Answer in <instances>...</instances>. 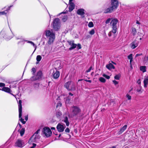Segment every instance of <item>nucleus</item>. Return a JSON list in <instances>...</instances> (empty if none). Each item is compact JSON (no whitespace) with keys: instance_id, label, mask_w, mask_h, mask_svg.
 <instances>
[{"instance_id":"1","label":"nucleus","mask_w":148,"mask_h":148,"mask_svg":"<svg viewBox=\"0 0 148 148\" xmlns=\"http://www.w3.org/2000/svg\"><path fill=\"white\" fill-rule=\"evenodd\" d=\"M45 35L49 38L48 44L49 45L52 44L55 39V34L53 30L51 29V31L49 30L46 31Z\"/></svg>"},{"instance_id":"2","label":"nucleus","mask_w":148,"mask_h":148,"mask_svg":"<svg viewBox=\"0 0 148 148\" xmlns=\"http://www.w3.org/2000/svg\"><path fill=\"white\" fill-rule=\"evenodd\" d=\"M111 6L106 9L104 13H110L116 9L118 6L119 3L117 0H111Z\"/></svg>"},{"instance_id":"3","label":"nucleus","mask_w":148,"mask_h":148,"mask_svg":"<svg viewBox=\"0 0 148 148\" xmlns=\"http://www.w3.org/2000/svg\"><path fill=\"white\" fill-rule=\"evenodd\" d=\"M40 130V129L38 130L30 138L28 141V143L29 144H31L34 142H37L38 141L40 137L38 134Z\"/></svg>"},{"instance_id":"4","label":"nucleus","mask_w":148,"mask_h":148,"mask_svg":"<svg viewBox=\"0 0 148 148\" xmlns=\"http://www.w3.org/2000/svg\"><path fill=\"white\" fill-rule=\"evenodd\" d=\"M64 86L69 91L74 90L76 89L75 84L71 81L66 82Z\"/></svg>"},{"instance_id":"5","label":"nucleus","mask_w":148,"mask_h":148,"mask_svg":"<svg viewBox=\"0 0 148 148\" xmlns=\"http://www.w3.org/2000/svg\"><path fill=\"white\" fill-rule=\"evenodd\" d=\"M71 115L73 116H77L80 112V109L78 107L73 106L71 108Z\"/></svg>"},{"instance_id":"6","label":"nucleus","mask_w":148,"mask_h":148,"mask_svg":"<svg viewBox=\"0 0 148 148\" xmlns=\"http://www.w3.org/2000/svg\"><path fill=\"white\" fill-rule=\"evenodd\" d=\"M21 103V100H19L18 103L19 117L20 119H19V120L23 124H25L26 123V121H24V119L21 117L22 113V106Z\"/></svg>"},{"instance_id":"7","label":"nucleus","mask_w":148,"mask_h":148,"mask_svg":"<svg viewBox=\"0 0 148 148\" xmlns=\"http://www.w3.org/2000/svg\"><path fill=\"white\" fill-rule=\"evenodd\" d=\"M52 25L55 30H58L60 27L59 19L58 18L55 19L53 21Z\"/></svg>"},{"instance_id":"8","label":"nucleus","mask_w":148,"mask_h":148,"mask_svg":"<svg viewBox=\"0 0 148 148\" xmlns=\"http://www.w3.org/2000/svg\"><path fill=\"white\" fill-rule=\"evenodd\" d=\"M42 132L47 137H49L52 134L51 130L48 127H44L43 129Z\"/></svg>"},{"instance_id":"9","label":"nucleus","mask_w":148,"mask_h":148,"mask_svg":"<svg viewBox=\"0 0 148 148\" xmlns=\"http://www.w3.org/2000/svg\"><path fill=\"white\" fill-rule=\"evenodd\" d=\"M118 22V20L116 18H114L112 19L110 23L111 25L112 26L113 31L114 32H115L116 29H117V24Z\"/></svg>"},{"instance_id":"10","label":"nucleus","mask_w":148,"mask_h":148,"mask_svg":"<svg viewBox=\"0 0 148 148\" xmlns=\"http://www.w3.org/2000/svg\"><path fill=\"white\" fill-rule=\"evenodd\" d=\"M15 146L18 147H22L25 145V143L23 140L18 139L16 142Z\"/></svg>"},{"instance_id":"11","label":"nucleus","mask_w":148,"mask_h":148,"mask_svg":"<svg viewBox=\"0 0 148 148\" xmlns=\"http://www.w3.org/2000/svg\"><path fill=\"white\" fill-rule=\"evenodd\" d=\"M65 127L66 126L64 125L59 123L57 125V128L59 132H62L64 131Z\"/></svg>"},{"instance_id":"12","label":"nucleus","mask_w":148,"mask_h":148,"mask_svg":"<svg viewBox=\"0 0 148 148\" xmlns=\"http://www.w3.org/2000/svg\"><path fill=\"white\" fill-rule=\"evenodd\" d=\"M138 42L136 40H134L130 44V46L132 49H134L138 46Z\"/></svg>"},{"instance_id":"13","label":"nucleus","mask_w":148,"mask_h":148,"mask_svg":"<svg viewBox=\"0 0 148 148\" xmlns=\"http://www.w3.org/2000/svg\"><path fill=\"white\" fill-rule=\"evenodd\" d=\"M0 35L1 36L2 35L3 36V37L5 38H7L8 39H10L12 37H10L8 35V34L7 33H5L3 31H1L0 33Z\"/></svg>"},{"instance_id":"14","label":"nucleus","mask_w":148,"mask_h":148,"mask_svg":"<svg viewBox=\"0 0 148 148\" xmlns=\"http://www.w3.org/2000/svg\"><path fill=\"white\" fill-rule=\"evenodd\" d=\"M0 90H1L3 91L10 93L13 96H15L13 94L11 93V90L10 88L8 87H4L2 89H0Z\"/></svg>"},{"instance_id":"15","label":"nucleus","mask_w":148,"mask_h":148,"mask_svg":"<svg viewBox=\"0 0 148 148\" xmlns=\"http://www.w3.org/2000/svg\"><path fill=\"white\" fill-rule=\"evenodd\" d=\"M60 76V73L58 71H56L53 72V77L54 78L57 79Z\"/></svg>"},{"instance_id":"16","label":"nucleus","mask_w":148,"mask_h":148,"mask_svg":"<svg viewBox=\"0 0 148 148\" xmlns=\"http://www.w3.org/2000/svg\"><path fill=\"white\" fill-rule=\"evenodd\" d=\"M69 3L70 4V6L69 11L71 12L75 8V5L74 3L72 2H69Z\"/></svg>"},{"instance_id":"17","label":"nucleus","mask_w":148,"mask_h":148,"mask_svg":"<svg viewBox=\"0 0 148 148\" xmlns=\"http://www.w3.org/2000/svg\"><path fill=\"white\" fill-rule=\"evenodd\" d=\"M144 86L145 88L147 87V85L148 84V77L145 76L143 81Z\"/></svg>"},{"instance_id":"18","label":"nucleus","mask_w":148,"mask_h":148,"mask_svg":"<svg viewBox=\"0 0 148 148\" xmlns=\"http://www.w3.org/2000/svg\"><path fill=\"white\" fill-rule=\"evenodd\" d=\"M106 67L109 70H111L112 69H115V67L111 63H110L106 65Z\"/></svg>"},{"instance_id":"19","label":"nucleus","mask_w":148,"mask_h":148,"mask_svg":"<svg viewBox=\"0 0 148 148\" xmlns=\"http://www.w3.org/2000/svg\"><path fill=\"white\" fill-rule=\"evenodd\" d=\"M127 127V125H126L124 126L119 132V134H120L122 133L126 129Z\"/></svg>"},{"instance_id":"20","label":"nucleus","mask_w":148,"mask_h":148,"mask_svg":"<svg viewBox=\"0 0 148 148\" xmlns=\"http://www.w3.org/2000/svg\"><path fill=\"white\" fill-rule=\"evenodd\" d=\"M84 10L82 9L78 10L77 11V13L78 14L83 15L84 14Z\"/></svg>"},{"instance_id":"21","label":"nucleus","mask_w":148,"mask_h":148,"mask_svg":"<svg viewBox=\"0 0 148 148\" xmlns=\"http://www.w3.org/2000/svg\"><path fill=\"white\" fill-rule=\"evenodd\" d=\"M63 121L66 123V125L67 126H69V123L68 121V118L67 116H66L64 118Z\"/></svg>"},{"instance_id":"22","label":"nucleus","mask_w":148,"mask_h":148,"mask_svg":"<svg viewBox=\"0 0 148 148\" xmlns=\"http://www.w3.org/2000/svg\"><path fill=\"white\" fill-rule=\"evenodd\" d=\"M116 32H114L113 31V29L112 31H110L108 33V36H109L110 37L112 36H115V34L116 33Z\"/></svg>"},{"instance_id":"23","label":"nucleus","mask_w":148,"mask_h":148,"mask_svg":"<svg viewBox=\"0 0 148 148\" xmlns=\"http://www.w3.org/2000/svg\"><path fill=\"white\" fill-rule=\"evenodd\" d=\"M146 67L145 66H142L140 67V70L143 73L146 72Z\"/></svg>"},{"instance_id":"24","label":"nucleus","mask_w":148,"mask_h":148,"mask_svg":"<svg viewBox=\"0 0 148 148\" xmlns=\"http://www.w3.org/2000/svg\"><path fill=\"white\" fill-rule=\"evenodd\" d=\"M62 115V113L59 111H57L56 113V115L58 118H60Z\"/></svg>"},{"instance_id":"25","label":"nucleus","mask_w":148,"mask_h":148,"mask_svg":"<svg viewBox=\"0 0 148 148\" xmlns=\"http://www.w3.org/2000/svg\"><path fill=\"white\" fill-rule=\"evenodd\" d=\"M11 7V6L9 7L8 9V10H6L4 11L0 12V14H1V15L5 14H7V13L8 12V10H9L10 8Z\"/></svg>"},{"instance_id":"26","label":"nucleus","mask_w":148,"mask_h":148,"mask_svg":"<svg viewBox=\"0 0 148 148\" xmlns=\"http://www.w3.org/2000/svg\"><path fill=\"white\" fill-rule=\"evenodd\" d=\"M77 46V45L74 43L72 45L71 47L69 48V50H71L75 48Z\"/></svg>"},{"instance_id":"27","label":"nucleus","mask_w":148,"mask_h":148,"mask_svg":"<svg viewBox=\"0 0 148 148\" xmlns=\"http://www.w3.org/2000/svg\"><path fill=\"white\" fill-rule=\"evenodd\" d=\"M99 80L100 82L102 83H105L106 81L105 79L102 77H100L99 78Z\"/></svg>"},{"instance_id":"28","label":"nucleus","mask_w":148,"mask_h":148,"mask_svg":"<svg viewBox=\"0 0 148 148\" xmlns=\"http://www.w3.org/2000/svg\"><path fill=\"white\" fill-rule=\"evenodd\" d=\"M42 76V72L41 71H38L37 74V76L38 78H40Z\"/></svg>"},{"instance_id":"29","label":"nucleus","mask_w":148,"mask_h":148,"mask_svg":"<svg viewBox=\"0 0 148 148\" xmlns=\"http://www.w3.org/2000/svg\"><path fill=\"white\" fill-rule=\"evenodd\" d=\"M25 130L24 128H22L21 130L20 133L21 136H22L25 133Z\"/></svg>"},{"instance_id":"30","label":"nucleus","mask_w":148,"mask_h":148,"mask_svg":"<svg viewBox=\"0 0 148 148\" xmlns=\"http://www.w3.org/2000/svg\"><path fill=\"white\" fill-rule=\"evenodd\" d=\"M137 31L136 29L134 28H132V33L133 34V35H135Z\"/></svg>"},{"instance_id":"31","label":"nucleus","mask_w":148,"mask_h":148,"mask_svg":"<svg viewBox=\"0 0 148 148\" xmlns=\"http://www.w3.org/2000/svg\"><path fill=\"white\" fill-rule=\"evenodd\" d=\"M42 59L41 56L40 55H38L36 57V60L37 61L39 62Z\"/></svg>"},{"instance_id":"32","label":"nucleus","mask_w":148,"mask_h":148,"mask_svg":"<svg viewBox=\"0 0 148 148\" xmlns=\"http://www.w3.org/2000/svg\"><path fill=\"white\" fill-rule=\"evenodd\" d=\"M28 43H29L30 44H31L35 48V49L34 51L33 52H34L35 51L36 49V46L34 44V43L32 42V41H28Z\"/></svg>"},{"instance_id":"33","label":"nucleus","mask_w":148,"mask_h":148,"mask_svg":"<svg viewBox=\"0 0 148 148\" xmlns=\"http://www.w3.org/2000/svg\"><path fill=\"white\" fill-rule=\"evenodd\" d=\"M148 61V55L145 56L144 60V62L145 63L147 62Z\"/></svg>"},{"instance_id":"34","label":"nucleus","mask_w":148,"mask_h":148,"mask_svg":"<svg viewBox=\"0 0 148 148\" xmlns=\"http://www.w3.org/2000/svg\"><path fill=\"white\" fill-rule=\"evenodd\" d=\"M121 75L119 74H118L116 75L114 77V78L116 80H119L120 79V77Z\"/></svg>"},{"instance_id":"35","label":"nucleus","mask_w":148,"mask_h":148,"mask_svg":"<svg viewBox=\"0 0 148 148\" xmlns=\"http://www.w3.org/2000/svg\"><path fill=\"white\" fill-rule=\"evenodd\" d=\"M67 19V16H64L62 19V21L64 22H65Z\"/></svg>"},{"instance_id":"36","label":"nucleus","mask_w":148,"mask_h":148,"mask_svg":"<svg viewBox=\"0 0 148 148\" xmlns=\"http://www.w3.org/2000/svg\"><path fill=\"white\" fill-rule=\"evenodd\" d=\"M95 30H94V29H92L89 32V34H90L91 35H93L95 34Z\"/></svg>"},{"instance_id":"37","label":"nucleus","mask_w":148,"mask_h":148,"mask_svg":"<svg viewBox=\"0 0 148 148\" xmlns=\"http://www.w3.org/2000/svg\"><path fill=\"white\" fill-rule=\"evenodd\" d=\"M94 25L93 23L92 22H89L88 26L90 27H93Z\"/></svg>"},{"instance_id":"38","label":"nucleus","mask_w":148,"mask_h":148,"mask_svg":"<svg viewBox=\"0 0 148 148\" xmlns=\"http://www.w3.org/2000/svg\"><path fill=\"white\" fill-rule=\"evenodd\" d=\"M103 76L107 79H109L110 78V76L108 75L105 74H103Z\"/></svg>"},{"instance_id":"39","label":"nucleus","mask_w":148,"mask_h":148,"mask_svg":"<svg viewBox=\"0 0 148 148\" xmlns=\"http://www.w3.org/2000/svg\"><path fill=\"white\" fill-rule=\"evenodd\" d=\"M68 42L69 44L71 46L72 45H73V44L74 43V41H68Z\"/></svg>"},{"instance_id":"40","label":"nucleus","mask_w":148,"mask_h":148,"mask_svg":"<svg viewBox=\"0 0 148 148\" xmlns=\"http://www.w3.org/2000/svg\"><path fill=\"white\" fill-rule=\"evenodd\" d=\"M77 49H80L81 48V46L80 44H78L77 45Z\"/></svg>"},{"instance_id":"41","label":"nucleus","mask_w":148,"mask_h":148,"mask_svg":"<svg viewBox=\"0 0 148 148\" xmlns=\"http://www.w3.org/2000/svg\"><path fill=\"white\" fill-rule=\"evenodd\" d=\"M128 58L129 59H133L132 54H130V55H129L128 56Z\"/></svg>"},{"instance_id":"42","label":"nucleus","mask_w":148,"mask_h":148,"mask_svg":"<svg viewBox=\"0 0 148 148\" xmlns=\"http://www.w3.org/2000/svg\"><path fill=\"white\" fill-rule=\"evenodd\" d=\"M111 19L110 18H108V19L106 21V24H108L109 23L110 21H111Z\"/></svg>"},{"instance_id":"43","label":"nucleus","mask_w":148,"mask_h":148,"mask_svg":"<svg viewBox=\"0 0 148 148\" xmlns=\"http://www.w3.org/2000/svg\"><path fill=\"white\" fill-rule=\"evenodd\" d=\"M126 97L127 98V99L128 100L131 99V96H130L128 94H127L126 95Z\"/></svg>"},{"instance_id":"44","label":"nucleus","mask_w":148,"mask_h":148,"mask_svg":"<svg viewBox=\"0 0 148 148\" xmlns=\"http://www.w3.org/2000/svg\"><path fill=\"white\" fill-rule=\"evenodd\" d=\"M65 132L66 133H69L70 132V130L68 127H67L65 130Z\"/></svg>"},{"instance_id":"45","label":"nucleus","mask_w":148,"mask_h":148,"mask_svg":"<svg viewBox=\"0 0 148 148\" xmlns=\"http://www.w3.org/2000/svg\"><path fill=\"white\" fill-rule=\"evenodd\" d=\"M32 72L34 74L36 72V69L34 68H33L32 69Z\"/></svg>"},{"instance_id":"46","label":"nucleus","mask_w":148,"mask_h":148,"mask_svg":"<svg viewBox=\"0 0 148 148\" xmlns=\"http://www.w3.org/2000/svg\"><path fill=\"white\" fill-rule=\"evenodd\" d=\"M112 82L115 85H116L118 84V82L115 80H113Z\"/></svg>"},{"instance_id":"47","label":"nucleus","mask_w":148,"mask_h":148,"mask_svg":"<svg viewBox=\"0 0 148 148\" xmlns=\"http://www.w3.org/2000/svg\"><path fill=\"white\" fill-rule=\"evenodd\" d=\"M5 86V84L2 83H0V87H4Z\"/></svg>"},{"instance_id":"48","label":"nucleus","mask_w":148,"mask_h":148,"mask_svg":"<svg viewBox=\"0 0 148 148\" xmlns=\"http://www.w3.org/2000/svg\"><path fill=\"white\" fill-rule=\"evenodd\" d=\"M92 69V67L91 66L86 71V72H90Z\"/></svg>"},{"instance_id":"49","label":"nucleus","mask_w":148,"mask_h":148,"mask_svg":"<svg viewBox=\"0 0 148 148\" xmlns=\"http://www.w3.org/2000/svg\"><path fill=\"white\" fill-rule=\"evenodd\" d=\"M36 144L33 143L32 146L30 148H34L36 146Z\"/></svg>"},{"instance_id":"50","label":"nucleus","mask_w":148,"mask_h":148,"mask_svg":"<svg viewBox=\"0 0 148 148\" xmlns=\"http://www.w3.org/2000/svg\"><path fill=\"white\" fill-rule=\"evenodd\" d=\"M90 37H91V36L89 35H88L85 36V38L86 39H88Z\"/></svg>"},{"instance_id":"51","label":"nucleus","mask_w":148,"mask_h":148,"mask_svg":"<svg viewBox=\"0 0 148 148\" xmlns=\"http://www.w3.org/2000/svg\"><path fill=\"white\" fill-rule=\"evenodd\" d=\"M142 55V53H140V54H136V56H135V57H137L138 56H141Z\"/></svg>"},{"instance_id":"52","label":"nucleus","mask_w":148,"mask_h":148,"mask_svg":"<svg viewBox=\"0 0 148 148\" xmlns=\"http://www.w3.org/2000/svg\"><path fill=\"white\" fill-rule=\"evenodd\" d=\"M137 91L138 92H142V91H143V90H142V89H137Z\"/></svg>"},{"instance_id":"53","label":"nucleus","mask_w":148,"mask_h":148,"mask_svg":"<svg viewBox=\"0 0 148 148\" xmlns=\"http://www.w3.org/2000/svg\"><path fill=\"white\" fill-rule=\"evenodd\" d=\"M28 115H27L26 116H25V119L26 121H27L28 120Z\"/></svg>"},{"instance_id":"54","label":"nucleus","mask_w":148,"mask_h":148,"mask_svg":"<svg viewBox=\"0 0 148 148\" xmlns=\"http://www.w3.org/2000/svg\"><path fill=\"white\" fill-rule=\"evenodd\" d=\"M62 106V104L60 103H58L57 105V107H58V106Z\"/></svg>"},{"instance_id":"55","label":"nucleus","mask_w":148,"mask_h":148,"mask_svg":"<svg viewBox=\"0 0 148 148\" xmlns=\"http://www.w3.org/2000/svg\"><path fill=\"white\" fill-rule=\"evenodd\" d=\"M140 79H139L137 81V82L139 84H141V82L140 81Z\"/></svg>"},{"instance_id":"56","label":"nucleus","mask_w":148,"mask_h":148,"mask_svg":"<svg viewBox=\"0 0 148 148\" xmlns=\"http://www.w3.org/2000/svg\"><path fill=\"white\" fill-rule=\"evenodd\" d=\"M130 64L131 65V66H132V65H131V62L133 61V59H130Z\"/></svg>"},{"instance_id":"57","label":"nucleus","mask_w":148,"mask_h":148,"mask_svg":"<svg viewBox=\"0 0 148 148\" xmlns=\"http://www.w3.org/2000/svg\"><path fill=\"white\" fill-rule=\"evenodd\" d=\"M85 81L86 82H89V83H91V81L90 80H85Z\"/></svg>"},{"instance_id":"58","label":"nucleus","mask_w":148,"mask_h":148,"mask_svg":"<svg viewBox=\"0 0 148 148\" xmlns=\"http://www.w3.org/2000/svg\"><path fill=\"white\" fill-rule=\"evenodd\" d=\"M69 101V99H66V103H67V102L68 103Z\"/></svg>"},{"instance_id":"59","label":"nucleus","mask_w":148,"mask_h":148,"mask_svg":"<svg viewBox=\"0 0 148 148\" xmlns=\"http://www.w3.org/2000/svg\"><path fill=\"white\" fill-rule=\"evenodd\" d=\"M69 95L71 96H72L73 95V94L71 92H69Z\"/></svg>"},{"instance_id":"60","label":"nucleus","mask_w":148,"mask_h":148,"mask_svg":"<svg viewBox=\"0 0 148 148\" xmlns=\"http://www.w3.org/2000/svg\"><path fill=\"white\" fill-rule=\"evenodd\" d=\"M18 125L21 128V125L20 123H18Z\"/></svg>"},{"instance_id":"61","label":"nucleus","mask_w":148,"mask_h":148,"mask_svg":"<svg viewBox=\"0 0 148 148\" xmlns=\"http://www.w3.org/2000/svg\"><path fill=\"white\" fill-rule=\"evenodd\" d=\"M51 129L52 130H55V128H54V127H52L51 128Z\"/></svg>"},{"instance_id":"62","label":"nucleus","mask_w":148,"mask_h":148,"mask_svg":"<svg viewBox=\"0 0 148 148\" xmlns=\"http://www.w3.org/2000/svg\"><path fill=\"white\" fill-rule=\"evenodd\" d=\"M73 0H69V2H72V1Z\"/></svg>"},{"instance_id":"63","label":"nucleus","mask_w":148,"mask_h":148,"mask_svg":"<svg viewBox=\"0 0 148 148\" xmlns=\"http://www.w3.org/2000/svg\"><path fill=\"white\" fill-rule=\"evenodd\" d=\"M136 23L139 24V22L138 21H137Z\"/></svg>"},{"instance_id":"64","label":"nucleus","mask_w":148,"mask_h":148,"mask_svg":"<svg viewBox=\"0 0 148 148\" xmlns=\"http://www.w3.org/2000/svg\"><path fill=\"white\" fill-rule=\"evenodd\" d=\"M112 62L114 64H116V63H114V62Z\"/></svg>"}]
</instances>
